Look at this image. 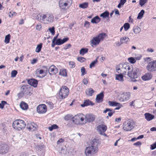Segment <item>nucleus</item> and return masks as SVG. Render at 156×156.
I'll return each instance as SVG.
<instances>
[{"instance_id":"f257e3e1","label":"nucleus","mask_w":156,"mask_h":156,"mask_svg":"<svg viewBox=\"0 0 156 156\" xmlns=\"http://www.w3.org/2000/svg\"><path fill=\"white\" fill-rule=\"evenodd\" d=\"M116 71L118 73H122L123 74L126 75L127 72L128 76L132 79L137 78L140 74V71L138 68H136L133 69L132 66L128 63L127 64H120L119 68H116Z\"/></svg>"},{"instance_id":"f03ea898","label":"nucleus","mask_w":156,"mask_h":156,"mask_svg":"<svg viewBox=\"0 0 156 156\" xmlns=\"http://www.w3.org/2000/svg\"><path fill=\"white\" fill-rule=\"evenodd\" d=\"M98 143L93 142L91 145L86 147L85 151L87 156H94L98 151Z\"/></svg>"},{"instance_id":"7ed1b4c3","label":"nucleus","mask_w":156,"mask_h":156,"mask_svg":"<svg viewBox=\"0 0 156 156\" xmlns=\"http://www.w3.org/2000/svg\"><path fill=\"white\" fill-rule=\"evenodd\" d=\"M36 18L41 22L44 24H48L53 22L54 17L51 14L47 13L45 14H38Z\"/></svg>"},{"instance_id":"20e7f679","label":"nucleus","mask_w":156,"mask_h":156,"mask_svg":"<svg viewBox=\"0 0 156 156\" xmlns=\"http://www.w3.org/2000/svg\"><path fill=\"white\" fill-rule=\"evenodd\" d=\"M106 36V34L105 33H101L97 36L94 37L90 42L91 46L93 47L94 45L99 44L101 41H103Z\"/></svg>"},{"instance_id":"39448f33","label":"nucleus","mask_w":156,"mask_h":156,"mask_svg":"<svg viewBox=\"0 0 156 156\" xmlns=\"http://www.w3.org/2000/svg\"><path fill=\"white\" fill-rule=\"evenodd\" d=\"M26 124L25 122L21 119H17L14 121L12 124V127L15 129L20 130L24 129Z\"/></svg>"},{"instance_id":"423d86ee","label":"nucleus","mask_w":156,"mask_h":156,"mask_svg":"<svg viewBox=\"0 0 156 156\" xmlns=\"http://www.w3.org/2000/svg\"><path fill=\"white\" fill-rule=\"evenodd\" d=\"M69 93V90L66 86H62L59 92V97L61 99H64L66 98Z\"/></svg>"},{"instance_id":"0eeeda50","label":"nucleus","mask_w":156,"mask_h":156,"mask_svg":"<svg viewBox=\"0 0 156 156\" xmlns=\"http://www.w3.org/2000/svg\"><path fill=\"white\" fill-rule=\"evenodd\" d=\"M134 121L132 120H129L123 123V129L126 131H130L134 128Z\"/></svg>"},{"instance_id":"6e6552de","label":"nucleus","mask_w":156,"mask_h":156,"mask_svg":"<svg viewBox=\"0 0 156 156\" xmlns=\"http://www.w3.org/2000/svg\"><path fill=\"white\" fill-rule=\"evenodd\" d=\"M30 88L29 85H24L21 87V92L18 94V95L21 96L24 95H28L30 93Z\"/></svg>"},{"instance_id":"1a4fd4ad","label":"nucleus","mask_w":156,"mask_h":156,"mask_svg":"<svg viewBox=\"0 0 156 156\" xmlns=\"http://www.w3.org/2000/svg\"><path fill=\"white\" fill-rule=\"evenodd\" d=\"M147 69L149 72H151L156 71V60L149 62L147 66Z\"/></svg>"},{"instance_id":"9d476101","label":"nucleus","mask_w":156,"mask_h":156,"mask_svg":"<svg viewBox=\"0 0 156 156\" xmlns=\"http://www.w3.org/2000/svg\"><path fill=\"white\" fill-rule=\"evenodd\" d=\"M9 147L7 144H0V154H4L8 153Z\"/></svg>"},{"instance_id":"9b49d317","label":"nucleus","mask_w":156,"mask_h":156,"mask_svg":"<svg viewBox=\"0 0 156 156\" xmlns=\"http://www.w3.org/2000/svg\"><path fill=\"white\" fill-rule=\"evenodd\" d=\"M37 111L39 114H43L47 111V107L45 105H39L37 108Z\"/></svg>"},{"instance_id":"f8f14e48","label":"nucleus","mask_w":156,"mask_h":156,"mask_svg":"<svg viewBox=\"0 0 156 156\" xmlns=\"http://www.w3.org/2000/svg\"><path fill=\"white\" fill-rule=\"evenodd\" d=\"M121 95L122 96L120 98L119 100L121 101L124 102L129 99L130 95L129 92H124Z\"/></svg>"},{"instance_id":"ddd939ff","label":"nucleus","mask_w":156,"mask_h":156,"mask_svg":"<svg viewBox=\"0 0 156 156\" xmlns=\"http://www.w3.org/2000/svg\"><path fill=\"white\" fill-rule=\"evenodd\" d=\"M48 71L50 75H54L58 73V70L55 66L52 65L49 68Z\"/></svg>"},{"instance_id":"4468645a","label":"nucleus","mask_w":156,"mask_h":156,"mask_svg":"<svg viewBox=\"0 0 156 156\" xmlns=\"http://www.w3.org/2000/svg\"><path fill=\"white\" fill-rule=\"evenodd\" d=\"M27 128L29 130L34 131L36 129L37 125L34 122H30L27 124Z\"/></svg>"},{"instance_id":"2eb2a0df","label":"nucleus","mask_w":156,"mask_h":156,"mask_svg":"<svg viewBox=\"0 0 156 156\" xmlns=\"http://www.w3.org/2000/svg\"><path fill=\"white\" fill-rule=\"evenodd\" d=\"M97 129L100 134H102L103 133H104L106 131L107 127L106 125L102 124L98 125L97 127Z\"/></svg>"},{"instance_id":"dca6fc26","label":"nucleus","mask_w":156,"mask_h":156,"mask_svg":"<svg viewBox=\"0 0 156 156\" xmlns=\"http://www.w3.org/2000/svg\"><path fill=\"white\" fill-rule=\"evenodd\" d=\"M86 120L89 122H93L95 119V116L92 114H87L85 116Z\"/></svg>"},{"instance_id":"f3484780","label":"nucleus","mask_w":156,"mask_h":156,"mask_svg":"<svg viewBox=\"0 0 156 156\" xmlns=\"http://www.w3.org/2000/svg\"><path fill=\"white\" fill-rule=\"evenodd\" d=\"M104 97V92H102L97 95L95 99L96 101L98 103L102 102L103 101Z\"/></svg>"},{"instance_id":"a211bd4d","label":"nucleus","mask_w":156,"mask_h":156,"mask_svg":"<svg viewBox=\"0 0 156 156\" xmlns=\"http://www.w3.org/2000/svg\"><path fill=\"white\" fill-rule=\"evenodd\" d=\"M60 0L59 1V6L62 9H65L66 6L68 4V0Z\"/></svg>"},{"instance_id":"6ab92c4d","label":"nucleus","mask_w":156,"mask_h":156,"mask_svg":"<svg viewBox=\"0 0 156 156\" xmlns=\"http://www.w3.org/2000/svg\"><path fill=\"white\" fill-rule=\"evenodd\" d=\"M69 39L68 37H66L63 38L62 40L61 38L58 39L55 41V44L57 45H61L64 43L66 42Z\"/></svg>"},{"instance_id":"aec40b11","label":"nucleus","mask_w":156,"mask_h":156,"mask_svg":"<svg viewBox=\"0 0 156 156\" xmlns=\"http://www.w3.org/2000/svg\"><path fill=\"white\" fill-rule=\"evenodd\" d=\"M94 105V104L89 100H86L84 101L83 103L81 105V106L82 107H84L90 105L92 106Z\"/></svg>"},{"instance_id":"412c9836","label":"nucleus","mask_w":156,"mask_h":156,"mask_svg":"<svg viewBox=\"0 0 156 156\" xmlns=\"http://www.w3.org/2000/svg\"><path fill=\"white\" fill-rule=\"evenodd\" d=\"M28 83L34 87H36L38 81L35 79H31L28 80Z\"/></svg>"},{"instance_id":"4be33fe9","label":"nucleus","mask_w":156,"mask_h":156,"mask_svg":"<svg viewBox=\"0 0 156 156\" xmlns=\"http://www.w3.org/2000/svg\"><path fill=\"white\" fill-rule=\"evenodd\" d=\"M73 122L76 125L80 124L81 123L80 122V117L79 116V114L75 115L73 118L72 119Z\"/></svg>"},{"instance_id":"5701e85b","label":"nucleus","mask_w":156,"mask_h":156,"mask_svg":"<svg viewBox=\"0 0 156 156\" xmlns=\"http://www.w3.org/2000/svg\"><path fill=\"white\" fill-rule=\"evenodd\" d=\"M152 76V75L151 73H147L142 77V79L144 81L148 80H150Z\"/></svg>"},{"instance_id":"b1692460","label":"nucleus","mask_w":156,"mask_h":156,"mask_svg":"<svg viewBox=\"0 0 156 156\" xmlns=\"http://www.w3.org/2000/svg\"><path fill=\"white\" fill-rule=\"evenodd\" d=\"M44 68L45 69V70L42 69L39 70V69H37L36 70V74L38 77H41L40 76H38V75L43 74L44 71H46V72H47L48 68L47 66H44Z\"/></svg>"},{"instance_id":"393cba45","label":"nucleus","mask_w":156,"mask_h":156,"mask_svg":"<svg viewBox=\"0 0 156 156\" xmlns=\"http://www.w3.org/2000/svg\"><path fill=\"white\" fill-rule=\"evenodd\" d=\"M144 115L145 119L148 121H151L153 119L154 117V115L148 113H145Z\"/></svg>"},{"instance_id":"a878e982","label":"nucleus","mask_w":156,"mask_h":156,"mask_svg":"<svg viewBox=\"0 0 156 156\" xmlns=\"http://www.w3.org/2000/svg\"><path fill=\"white\" fill-rule=\"evenodd\" d=\"M100 20L101 19L98 16H97L92 19L91 22L93 23L97 24L99 22Z\"/></svg>"},{"instance_id":"bb28decb","label":"nucleus","mask_w":156,"mask_h":156,"mask_svg":"<svg viewBox=\"0 0 156 156\" xmlns=\"http://www.w3.org/2000/svg\"><path fill=\"white\" fill-rule=\"evenodd\" d=\"M119 74H116L115 79L121 82H123L124 80L122 73H119Z\"/></svg>"},{"instance_id":"cd10ccee","label":"nucleus","mask_w":156,"mask_h":156,"mask_svg":"<svg viewBox=\"0 0 156 156\" xmlns=\"http://www.w3.org/2000/svg\"><path fill=\"white\" fill-rule=\"evenodd\" d=\"M20 108L23 110H26L28 108V105L25 102L23 101L21 102L20 104Z\"/></svg>"},{"instance_id":"c85d7f7f","label":"nucleus","mask_w":156,"mask_h":156,"mask_svg":"<svg viewBox=\"0 0 156 156\" xmlns=\"http://www.w3.org/2000/svg\"><path fill=\"white\" fill-rule=\"evenodd\" d=\"M94 92V90L92 88H89L86 90L85 93L87 95L91 96L93 95V94Z\"/></svg>"},{"instance_id":"c756f323","label":"nucleus","mask_w":156,"mask_h":156,"mask_svg":"<svg viewBox=\"0 0 156 156\" xmlns=\"http://www.w3.org/2000/svg\"><path fill=\"white\" fill-rule=\"evenodd\" d=\"M120 41L122 43L126 44L127 42L129 41V39L128 37H123L120 38Z\"/></svg>"},{"instance_id":"7c9ffc66","label":"nucleus","mask_w":156,"mask_h":156,"mask_svg":"<svg viewBox=\"0 0 156 156\" xmlns=\"http://www.w3.org/2000/svg\"><path fill=\"white\" fill-rule=\"evenodd\" d=\"M88 51V49L87 48H82L80 50V55H83L87 53Z\"/></svg>"},{"instance_id":"2f4dec72","label":"nucleus","mask_w":156,"mask_h":156,"mask_svg":"<svg viewBox=\"0 0 156 156\" xmlns=\"http://www.w3.org/2000/svg\"><path fill=\"white\" fill-rule=\"evenodd\" d=\"M59 74L63 76H67V73L66 69H64L60 70Z\"/></svg>"},{"instance_id":"473e14b6","label":"nucleus","mask_w":156,"mask_h":156,"mask_svg":"<svg viewBox=\"0 0 156 156\" xmlns=\"http://www.w3.org/2000/svg\"><path fill=\"white\" fill-rule=\"evenodd\" d=\"M109 14V12L107 11H105L101 14L100 16L101 17H102L103 18H105L106 17H108Z\"/></svg>"},{"instance_id":"72a5a7b5","label":"nucleus","mask_w":156,"mask_h":156,"mask_svg":"<svg viewBox=\"0 0 156 156\" xmlns=\"http://www.w3.org/2000/svg\"><path fill=\"white\" fill-rule=\"evenodd\" d=\"M141 28L138 27H133V31L134 33L135 34H138L141 31Z\"/></svg>"},{"instance_id":"f704fd0d","label":"nucleus","mask_w":156,"mask_h":156,"mask_svg":"<svg viewBox=\"0 0 156 156\" xmlns=\"http://www.w3.org/2000/svg\"><path fill=\"white\" fill-rule=\"evenodd\" d=\"M145 11L144 10H141L140 12L138 14L137 17V19H140L143 17L144 14V13Z\"/></svg>"},{"instance_id":"c9c22d12","label":"nucleus","mask_w":156,"mask_h":156,"mask_svg":"<svg viewBox=\"0 0 156 156\" xmlns=\"http://www.w3.org/2000/svg\"><path fill=\"white\" fill-rule=\"evenodd\" d=\"M58 128V126L56 124H53L48 127V129L50 131H52L53 129H57Z\"/></svg>"},{"instance_id":"e433bc0d","label":"nucleus","mask_w":156,"mask_h":156,"mask_svg":"<svg viewBox=\"0 0 156 156\" xmlns=\"http://www.w3.org/2000/svg\"><path fill=\"white\" fill-rule=\"evenodd\" d=\"M42 44L41 43L37 45L36 49V52L38 53L41 51L42 47Z\"/></svg>"},{"instance_id":"4c0bfd02","label":"nucleus","mask_w":156,"mask_h":156,"mask_svg":"<svg viewBox=\"0 0 156 156\" xmlns=\"http://www.w3.org/2000/svg\"><path fill=\"white\" fill-rule=\"evenodd\" d=\"M108 105L112 106H114L117 105L118 104H119V103L116 102L115 101H108Z\"/></svg>"},{"instance_id":"58836bf2","label":"nucleus","mask_w":156,"mask_h":156,"mask_svg":"<svg viewBox=\"0 0 156 156\" xmlns=\"http://www.w3.org/2000/svg\"><path fill=\"white\" fill-rule=\"evenodd\" d=\"M88 6V3L87 2H84L83 3L80 4L79 5V7L83 9H85L87 8Z\"/></svg>"},{"instance_id":"ea45409f","label":"nucleus","mask_w":156,"mask_h":156,"mask_svg":"<svg viewBox=\"0 0 156 156\" xmlns=\"http://www.w3.org/2000/svg\"><path fill=\"white\" fill-rule=\"evenodd\" d=\"M10 34H8L6 35L5 37V42L7 44L9 43L10 40Z\"/></svg>"},{"instance_id":"a19ab883","label":"nucleus","mask_w":156,"mask_h":156,"mask_svg":"<svg viewBox=\"0 0 156 156\" xmlns=\"http://www.w3.org/2000/svg\"><path fill=\"white\" fill-rule=\"evenodd\" d=\"M126 2V0H120L119 3L117 7L120 8Z\"/></svg>"},{"instance_id":"79ce46f5","label":"nucleus","mask_w":156,"mask_h":156,"mask_svg":"<svg viewBox=\"0 0 156 156\" xmlns=\"http://www.w3.org/2000/svg\"><path fill=\"white\" fill-rule=\"evenodd\" d=\"M79 116L80 117V122H83L84 119L86 120V118L85 116L86 115H84L82 114H79Z\"/></svg>"},{"instance_id":"37998d69","label":"nucleus","mask_w":156,"mask_h":156,"mask_svg":"<svg viewBox=\"0 0 156 156\" xmlns=\"http://www.w3.org/2000/svg\"><path fill=\"white\" fill-rule=\"evenodd\" d=\"M128 61L132 64L135 63L136 62L135 59L133 57L129 58L128 59Z\"/></svg>"},{"instance_id":"c03bdc74","label":"nucleus","mask_w":156,"mask_h":156,"mask_svg":"<svg viewBox=\"0 0 156 156\" xmlns=\"http://www.w3.org/2000/svg\"><path fill=\"white\" fill-rule=\"evenodd\" d=\"M98 62V59L96 58L95 60L93 61L90 65V68H92V67H94Z\"/></svg>"},{"instance_id":"a18cd8bd","label":"nucleus","mask_w":156,"mask_h":156,"mask_svg":"<svg viewBox=\"0 0 156 156\" xmlns=\"http://www.w3.org/2000/svg\"><path fill=\"white\" fill-rule=\"evenodd\" d=\"M124 30L125 31H126L128 30L130 28V25L129 23H125L123 26Z\"/></svg>"},{"instance_id":"49530a36","label":"nucleus","mask_w":156,"mask_h":156,"mask_svg":"<svg viewBox=\"0 0 156 156\" xmlns=\"http://www.w3.org/2000/svg\"><path fill=\"white\" fill-rule=\"evenodd\" d=\"M73 117L72 116V115H71L68 114L66 115L64 117V119L65 120L67 121L71 119H73Z\"/></svg>"},{"instance_id":"de8ad7c7","label":"nucleus","mask_w":156,"mask_h":156,"mask_svg":"<svg viewBox=\"0 0 156 156\" xmlns=\"http://www.w3.org/2000/svg\"><path fill=\"white\" fill-rule=\"evenodd\" d=\"M77 59V60L80 62H85L86 60V59L83 57H78Z\"/></svg>"},{"instance_id":"09e8293b","label":"nucleus","mask_w":156,"mask_h":156,"mask_svg":"<svg viewBox=\"0 0 156 156\" xmlns=\"http://www.w3.org/2000/svg\"><path fill=\"white\" fill-rule=\"evenodd\" d=\"M147 1L148 0H140L139 4L142 6L147 2Z\"/></svg>"},{"instance_id":"8fccbe9b","label":"nucleus","mask_w":156,"mask_h":156,"mask_svg":"<svg viewBox=\"0 0 156 156\" xmlns=\"http://www.w3.org/2000/svg\"><path fill=\"white\" fill-rule=\"evenodd\" d=\"M49 31L51 33L52 35H54L55 34V27H53L48 29Z\"/></svg>"},{"instance_id":"3c124183","label":"nucleus","mask_w":156,"mask_h":156,"mask_svg":"<svg viewBox=\"0 0 156 156\" xmlns=\"http://www.w3.org/2000/svg\"><path fill=\"white\" fill-rule=\"evenodd\" d=\"M69 65L70 66V67L71 68H74L75 66V63L73 61H70L69 62Z\"/></svg>"},{"instance_id":"603ef678","label":"nucleus","mask_w":156,"mask_h":156,"mask_svg":"<svg viewBox=\"0 0 156 156\" xmlns=\"http://www.w3.org/2000/svg\"><path fill=\"white\" fill-rule=\"evenodd\" d=\"M7 102L6 101H1V103H0V108L3 109L4 107L5 104H6Z\"/></svg>"},{"instance_id":"864d4df0","label":"nucleus","mask_w":156,"mask_h":156,"mask_svg":"<svg viewBox=\"0 0 156 156\" xmlns=\"http://www.w3.org/2000/svg\"><path fill=\"white\" fill-rule=\"evenodd\" d=\"M17 72L16 70H14L12 71L11 75V76L13 77H14L16 76L17 74Z\"/></svg>"},{"instance_id":"5fc2aeb1","label":"nucleus","mask_w":156,"mask_h":156,"mask_svg":"<svg viewBox=\"0 0 156 156\" xmlns=\"http://www.w3.org/2000/svg\"><path fill=\"white\" fill-rule=\"evenodd\" d=\"M85 69L84 67H82L81 69V76H83L86 74Z\"/></svg>"},{"instance_id":"6e6d98bb","label":"nucleus","mask_w":156,"mask_h":156,"mask_svg":"<svg viewBox=\"0 0 156 156\" xmlns=\"http://www.w3.org/2000/svg\"><path fill=\"white\" fill-rule=\"evenodd\" d=\"M71 45L70 44H66L65 46L63 48V49L64 50H66L69 48H71Z\"/></svg>"},{"instance_id":"4d7b16f0","label":"nucleus","mask_w":156,"mask_h":156,"mask_svg":"<svg viewBox=\"0 0 156 156\" xmlns=\"http://www.w3.org/2000/svg\"><path fill=\"white\" fill-rule=\"evenodd\" d=\"M88 80H87V79L86 78H84L83 79V84L86 85H87V84L88 83Z\"/></svg>"},{"instance_id":"13d9d810","label":"nucleus","mask_w":156,"mask_h":156,"mask_svg":"<svg viewBox=\"0 0 156 156\" xmlns=\"http://www.w3.org/2000/svg\"><path fill=\"white\" fill-rule=\"evenodd\" d=\"M41 24H38L36 25V29L38 30H40L41 29Z\"/></svg>"},{"instance_id":"bf43d9fd","label":"nucleus","mask_w":156,"mask_h":156,"mask_svg":"<svg viewBox=\"0 0 156 156\" xmlns=\"http://www.w3.org/2000/svg\"><path fill=\"white\" fill-rule=\"evenodd\" d=\"M142 57V56L141 55L139 54L136 55L135 57L136 60H140Z\"/></svg>"},{"instance_id":"052dcab7","label":"nucleus","mask_w":156,"mask_h":156,"mask_svg":"<svg viewBox=\"0 0 156 156\" xmlns=\"http://www.w3.org/2000/svg\"><path fill=\"white\" fill-rule=\"evenodd\" d=\"M151 150L154 149L156 148V142L151 145Z\"/></svg>"},{"instance_id":"680f3d73","label":"nucleus","mask_w":156,"mask_h":156,"mask_svg":"<svg viewBox=\"0 0 156 156\" xmlns=\"http://www.w3.org/2000/svg\"><path fill=\"white\" fill-rule=\"evenodd\" d=\"M116 106H117V107L115 109V110H119L121 107H123L122 105L119 103V104H118L117 105H116Z\"/></svg>"},{"instance_id":"e2e57ef3","label":"nucleus","mask_w":156,"mask_h":156,"mask_svg":"<svg viewBox=\"0 0 156 156\" xmlns=\"http://www.w3.org/2000/svg\"><path fill=\"white\" fill-rule=\"evenodd\" d=\"M64 141V139H63L62 138H60L58 140V141L57 142V144H59L61 143L62 142H63Z\"/></svg>"},{"instance_id":"0e129e2a","label":"nucleus","mask_w":156,"mask_h":156,"mask_svg":"<svg viewBox=\"0 0 156 156\" xmlns=\"http://www.w3.org/2000/svg\"><path fill=\"white\" fill-rule=\"evenodd\" d=\"M28 154L27 153H26L25 152H23L21 153L20 155V156H28Z\"/></svg>"},{"instance_id":"69168bd1","label":"nucleus","mask_w":156,"mask_h":156,"mask_svg":"<svg viewBox=\"0 0 156 156\" xmlns=\"http://www.w3.org/2000/svg\"><path fill=\"white\" fill-rule=\"evenodd\" d=\"M58 35L59 34H58L55 36L54 37L52 40V42L53 43H54L55 42V41L57 39V38H58Z\"/></svg>"},{"instance_id":"338daca9","label":"nucleus","mask_w":156,"mask_h":156,"mask_svg":"<svg viewBox=\"0 0 156 156\" xmlns=\"http://www.w3.org/2000/svg\"><path fill=\"white\" fill-rule=\"evenodd\" d=\"M142 144L141 143L140 141H138L135 143H134V145L139 146L141 145Z\"/></svg>"},{"instance_id":"774afa93","label":"nucleus","mask_w":156,"mask_h":156,"mask_svg":"<svg viewBox=\"0 0 156 156\" xmlns=\"http://www.w3.org/2000/svg\"><path fill=\"white\" fill-rule=\"evenodd\" d=\"M37 61V60L36 59H33L31 61V63L32 64H34Z\"/></svg>"}]
</instances>
